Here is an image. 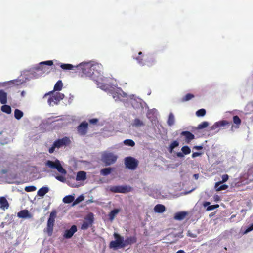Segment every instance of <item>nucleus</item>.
<instances>
[{"mask_svg":"<svg viewBox=\"0 0 253 253\" xmlns=\"http://www.w3.org/2000/svg\"><path fill=\"white\" fill-rule=\"evenodd\" d=\"M81 77H88L95 81L97 84L103 80L102 66L91 62L82 63L76 67Z\"/></svg>","mask_w":253,"mask_h":253,"instance_id":"f257e3e1","label":"nucleus"},{"mask_svg":"<svg viewBox=\"0 0 253 253\" xmlns=\"http://www.w3.org/2000/svg\"><path fill=\"white\" fill-rule=\"evenodd\" d=\"M113 236L115 240L110 242L109 247L114 250L124 248L129 245L135 243L137 241V238L135 236L128 237L125 240L124 237L117 233H114Z\"/></svg>","mask_w":253,"mask_h":253,"instance_id":"f03ea898","label":"nucleus"},{"mask_svg":"<svg viewBox=\"0 0 253 253\" xmlns=\"http://www.w3.org/2000/svg\"><path fill=\"white\" fill-rule=\"evenodd\" d=\"M53 91H49L45 93L44 95V98L49 95L50 97L48 99V103L50 106H53L54 104H58V103L64 98V95L60 92H56L54 94Z\"/></svg>","mask_w":253,"mask_h":253,"instance_id":"7ed1b4c3","label":"nucleus"},{"mask_svg":"<svg viewBox=\"0 0 253 253\" xmlns=\"http://www.w3.org/2000/svg\"><path fill=\"white\" fill-rule=\"evenodd\" d=\"M135 59L139 64L142 66L147 65L148 67H151L155 63V60L152 56L144 55L141 51L138 53V55Z\"/></svg>","mask_w":253,"mask_h":253,"instance_id":"20e7f679","label":"nucleus"},{"mask_svg":"<svg viewBox=\"0 0 253 253\" xmlns=\"http://www.w3.org/2000/svg\"><path fill=\"white\" fill-rule=\"evenodd\" d=\"M70 143L71 141L68 137L65 136L61 139H58L54 142L52 146L49 149L48 152L50 154H52L54 152L56 148H59L67 146Z\"/></svg>","mask_w":253,"mask_h":253,"instance_id":"39448f33","label":"nucleus"},{"mask_svg":"<svg viewBox=\"0 0 253 253\" xmlns=\"http://www.w3.org/2000/svg\"><path fill=\"white\" fill-rule=\"evenodd\" d=\"M57 215V211L55 210H52L51 212L49 217L47 221V227L45 231L49 236H51L53 232V227L55 222V219Z\"/></svg>","mask_w":253,"mask_h":253,"instance_id":"423d86ee","label":"nucleus"},{"mask_svg":"<svg viewBox=\"0 0 253 253\" xmlns=\"http://www.w3.org/2000/svg\"><path fill=\"white\" fill-rule=\"evenodd\" d=\"M117 156L111 152H104L101 156V161L105 166H109L115 163Z\"/></svg>","mask_w":253,"mask_h":253,"instance_id":"0eeeda50","label":"nucleus"},{"mask_svg":"<svg viewBox=\"0 0 253 253\" xmlns=\"http://www.w3.org/2000/svg\"><path fill=\"white\" fill-rule=\"evenodd\" d=\"M109 190L113 193H126L131 192L132 188L128 185L112 186L110 187Z\"/></svg>","mask_w":253,"mask_h":253,"instance_id":"6e6552de","label":"nucleus"},{"mask_svg":"<svg viewBox=\"0 0 253 253\" xmlns=\"http://www.w3.org/2000/svg\"><path fill=\"white\" fill-rule=\"evenodd\" d=\"M46 165L48 167L56 169L58 172L62 174H66V170L62 167L60 161L56 160L55 162L50 160H48L46 163Z\"/></svg>","mask_w":253,"mask_h":253,"instance_id":"1a4fd4ad","label":"nucleus"},{"mask_svg":"<svg viewBox=\"0 0 253 253\" xmlns=\"http://www.w3.org/2000/svg\"><path fill=\"white\" fill-rule=\"evenodd\" d=\"M126 167L131 170H134L138 165V161L132 157H127L125 159Z\"/></svg>","mask_w":253,"mask_h":253,"instance_id":"9d476101","label":"nucleus"},{"mask_svg":"<svg viewBox=\"0 0 253 253\" xmlns=\"http://www.w3.org/2000/svg\"><path fill=\"white\" fill-rule=\"evenodd\" d=\"M94 217L92 213H89L85 218L84 221L82 224L81 228L83 230L87 229L93 222Z\"/></svg>","mask_w":253,"mask_h":253,"instance_id":"9b49d317","label":"nucleus"},{"mask_svg":"<svg viewBox=\"0 0 253 253\" xmlns=\"http://www.w3.org/2000/svg\"><path fill=\"white\" fill-rule=\"evenodd\" d=\"M53 64L52 60H48L44 62H42L40 63L38 67H36V70L37 72H39L40 73H45V72H48L49 69L44 66V65L51 66Z\"/></svg>","mask_w":253,"mask_h":253,"instance_id":"f8f14e48","label":"nucleus"},{"mask_svg":"<svg viewBox=\"0 0 253 253\" xmlns=\"http://www.w3.org/2000/svg\"><path fill=\"white\" fill-rule=\"evenodd\" d=\"M88 124L86 122H83L77 127V130L78 134L81 136L86 135L88 130Z\"/></svg>","mask_w":253,"mask_h":253,"instance_id":"ddd939ff","label":"nucleus"},{"mask_svg":"<svg viewBox=\"0 0 253 253\" xmlns=\"http://www.w3.org/2000/svg\"><path fill=\"white\" fill-rule=\"evenodd\" d=\"M77 231V226L75 225H72L71 227L68 230H66L63 234V237L65 239L71 238L74 234Z\"/></svg>","mask_w":253,"mask_h":253,"instance_id":"4468645a","label":"nucleus"},{"mask_svg":"<svg viewBox=\"0 0 253 253\" xmlns=\"http://www.w3.org/2000/svg\"><path fill=\"white\" fill-rule=\"evenodd\" d=\"M231 123L227 120H221L218 122L215 123L213 126L214 128H218L224 127L225 126H230Z\"/></svg>","mask_w":253,"mask_h":253,"instance_id":"2eb2a0df","label":"nucleus"},{"mask_svg":"<svg viewBox=\"0 0 253 253\" xmlns=\"http://www.w3.org/2000/svg\"><path fill=\"white\" fill-rule=\"evenodd\" d=\"M181 135L185 137V140L187 143L190 142L195 138V136L192 133L188 131H182L181 133Z\"/></svg>","mask_w":253,"mask_h":253,"instance_id":"dca6fc26","label":"nucleus"},{"mask_svg":"<svg viewBox=\"0 0 253 253\" xmlns=\"http://www.w3.org/2000/svg\"><path fill=\"white\" fill-rule=\"evenodd\" d=\"M233 121L234 124L232 125L231 130H233L234 128H238L240 125L241 124V120L240 119L238 116H234L233 117Z\"/></svg>","mask_w":253,"mask_h":253,"instance_id":"f3484780","label":"nucleus"},{"mask_svg":"<svg viewBox=\"0 0 253 253\" xmlns=\"http://www.w3.org/2000/svg\"><path fill=\"white\" fill-rule=\"evenodd\" d=\"M9 203L4 197H0V207L1 209L5 210L9 208Z\"/></svg>","mask_w":253,"mask_h":253,"instance_id":"a211bd4d","label":"nucleus"},{"mask_svg":"<svg viewBox=\"0 0 253 253\" xmlns=\"http://www.w3.org/2000/svg\"><path fill=\"white\" fill-rule=\"evenodd\" d=\"M17 216L18 217L22 218H30L31 217V215L29 213L28 211L27 210H23L20 211L18 213Z\"/></svg>","mask_w":253,"mask_h":253,"instance_id":"6ab92c4d","label":"nucleus"},{"mask_svg":"<svg viewBox=\"0 0 253 253\" xmlns=\"http://www.w3.org/2000/svg\"><path fill=\"white\" fill-rule=\"evenodd\" d=\"M188 215V212L186 211H180L176 212L175 214L174 218L177 220H182L185 218L186 215Z\"/></svg>","mask_w":253,"mask_h":253,"instance_id":"aec40b11","label":"nucleus"},{"mask_svg":"<svg viewBox=\"0 0 253 253\" xmlns=\"http://www.w3.org/2000/svg\"><path fill=\"white\" fill-rule=\"evenodd\" d=\"M7 101V94L3 90H0V102L2 104H5Z\"/></svg>","mask_w":253,"mask_h":253,"instance_id":"412c9836","label":"nucleus"},{"mask_svg":"<svg viewBox=\"0 0 253 253\" xmlns=\"http://www.w3.org/2000/svg\"><path fill=\"white\" fill-rule=\"evenodd\" d=\"M86 179V173L84 171H81L77 173L76 175L77 181H84Z\"/></svg>","mask_w":253,"mask_h":253,"instance_id":"4be33fe9","label":"nucleus"},{"mask_svg":"<svg viewBox=\"0 0 253 253\" xmlns=\"http://www.w3.org/2000/svg\"><path fill=\"white\" fill-rule=\"evenodd\" d=\"M221 183H222V182H218L215 183L214 188L216 191H220L228 188V186L226 184H223L220 186Z\"/></svg>","mask_w":253,"mask_h":253,"instance_id":"5701e85b","label":"nucleus"},{"mask_svg":"<svg viewBox=\"0 0 253 253\" xmlns=\"http://www.w3.org/2000/svg\"><path fill=\"white\" fill-rule=\"evenodd\" d=\"M154 211L157 213H163L166 211V208L164 205L162 204H157L154 207Z\"/></svg>","mask_w":253,"mask_h":253,"instance_id":"b1692460","label":"nucleus"},{"mask_svg":"<svg viewBox=\"0 0 253 253\" xmlns=\"http://www.w3.org/2000/svg\"><path fill=\"white\" fill-rule=\"evenodd\" d=\"M49 191V188L47 187H42L37 192V195L40 197L44 196Z\"/></svg>","mask_w":253,"mask_h":253,"instance_id":"393cba45","label":"nucleus"},{"mask_svg":"<svg viewBox=\"0 0 253 253\" xmlns=\"http://www.w3.org/2000/svg\"><path fill=\"white\" fill-rule=\"evenodd\" d=\"M132 125L135 127H140L144 126V123L139 118H135L132 123Z\"/></svg>","mask_w":253,"mask_h":253,"instance_id":"a878e982","label":"nucleus"},{"mask_svg":"<svg viewBox=\"0 0 253 253\" xmlns=\"http://www.w3.org/2000/svg\"><path fill=\"white\" fill-rule=\"evenodd\" d=\"M119 209H115L111 211L108 215L110 221H112L114 219L115 217L119 213Z\"/></svg>","mask_w":253,"mask_h":253,"instance_id":"bb28decb","label":"nucleus"},{"mask_svg":"<svg viewBox=\"0 0 253 253\" xmlns=\"http://www.w3.org/2000/svg\"><path fill=\"white\" fill-rule=\"evenodd\" d=\"M74 196L73 195H67L64 197L63 199V202L66 204H70L73 202L74 200Z\"/></svg>","mask_w":253,"mask_h":253,"instance_id":"cd10ccee","label":"nucleus"},{"mask_svg":"<svg viewBox=\"0 0 253 253\" xmlns=\"http://www.w3.org/2000/svg\"><path fill=\"white\" fill-rule=\"evenodd\" d=\"M175 122L174 116L173 113H170L168 117L167 120V124L169 126H172L174 125Z\"/></svg>","mask_w":253,"mask_h":253,"instance_id":"c85d7f7f","label":"nucleus"},{"mask_svg":"<svg viewBox=\"0 0 253 253\" xmlns=\"http://www.w3.org/2000/svg\"><path fill=\"white\" fill-rule=\"evenodd\" d=\"M63 87V83L61 80L58 81L54 86L53 92L55 91H60Z\"/></svg>","mask_w":253,"mask_h":253,"instance_id":"c756f323","label":"nucleus"},{"mask_svg":"<svg viewBox=\"0 0 253 253\" xmlns=\"http://www.w3.org/2000/svg\"><path fill=\"white\" fill-rule=\"evenodd\" d=\"M1 111L5 113L9 114L11 112V108L10 106L8 105H6V104H3L1 107Z\"/></svg>","mask_w":253,"mask_h":253,"instance_id":"7c9ffc66","label":"nucleus"},{"mask_svg":"<svg viewBox=\"0 0 253 253\" xmlns=\"http://www.w3.org/2000/svg\"><path fill=\"white\" fill-rule=\"evenodd\" d=\"M113 169L111 168H106L103 169L100 171V173L103 176H107L111 173Z\"/></svg>","mask_w":253,"mask_h":253,"instance_id":"2f4dec72","label":"nucleus"},{"mask_svg":"<svg viewBox=\"0 0 253 253\" xmlns=\"http://www.w3.org/2000/svg\"><path fill=\"white\" fill-rule=\"evenodd\" d=\"M179 142L177 141H173L169 145L168 148V150L170 153H172L173 152V149L178 146Z\"/></svg>","mask_w":253,"mask_h":253,"instance_id":"473e14b6","label":"nucleus"},{"mask_svg":"<svg viewBox=\"0 0 253 253\" xmlns=\"http://www.w3.org/2000/svg\"><path fill=\"white\" fill-rule=\"evenodd\" d=\"M23 116V113L22 111L16 109L14 111V117L17 120H20Z\"/></svg>","mask_w":253,"mask_h":253,"instance_id":"72a5a7b5","label":"nucleus"},{"mask_svg":"<svg viewBox=\"0 0 253 253\" xmlns=\"http://www.w3.org/2000/svg\"><path fill=\"white\" fill-rule=\"evenodd\" d=\"M60 67L63 70H74L75 67L70 64H61Z\"/></svg>","mask_w":253,"mask_h":253,"instance_id":"f704fd0d","label":"nucleus"},{"mask_svg":"<svg viewBox=\"0 0 253 253\" xmlns=\"http://www.w3.org/2000/svg\"><path fill=\"white\" fill-rule=\"evenodd\" d=\"M124 143L126 145L133 147L135 146V142L131 139H126L124 141Z\"/></svg>","mask_w":253,"mask_h":253,"instance_id":"c9c22d12","label":"nucleus"},{"mask_svg":"<svg viewBox=\"0 0 253 253\" xmlns=\"http://www.w3.org/2000/svg\"><path fill=\"white\" fill-rule=\"evenodd\" d=\"M84 200V197L83 195L79 196L77 198H76L75 200L73 201V203L72 206H75L79 203L81 202Z\"/></svg>","mask_w":253,"mask_h":253,"instance_id":"e433bc0d","label":"nucleus"},{"mask_svg":"<svg viewBox=\"0 0 253 253\" xmlns=\"http://www.w3.org/2000/svg\"><path fill=\"white\" fill-rule=\"evenodd\" d=\"M194 95L191 93H187L184 97L182 99V102H185L189 101L194 98Z\"/></svg>","mask_w":253,"mask_h":253,"instance_id":"4c0bfd02","label":"nucleus"},{"mask_svg":"<svg viewBox=\"0 0 253 253\" xmlns=\"http://www.w3.org/2000/svg\"><path fill=\"white\" fill-rule=\"evenodd\" d=\"M181 150L184 155H187L190 153L191 149L187 146H184L182 147Z\"/></svg>","mask_w":253,"mask_h":253,"instance_id":"58836bf2","label":"nucleus"},{"mask_svg":"<svg viewBox=\"0 0 253 253\" xmlns=\"http://www.w3.org/2000/svg\"><path fill=\"white\" fill-rule=\"evenodd\" d=\"M196 114L198 117H203L206 114V110L204 109H200L196 112Z\"/></svg>","mask_w":253,"mask_h":253,"instance_id":"ea45409f","label":"nucleus"},{"mask_svg":"<svg viewBox=\"0 0 253 253\" xmlns=\"http://www.w3.org/2000/svg\"><path fill=\"white\" fill-rule=\"evenodd\" d=\"M209 124L207 122H203L198 126V129H201L208 126Z\"/></svg>","mask_w":253,"mask_h":253,"instance_id":"a19ab883","label":"nucleus"},{"mask_svg":"<svg viewBox=\"0 0 253 253\" xmlns=\"http://www.w3.org/2000/svg\"><path fill=\"white\" fill-rule=\"evenodd\" d=\"M25 190L26 192H33L36 190V187L34 186H26L25 188Z\"/></svg>","mask_w":253,"mask_h":253,"instance_id":"79ce46f5","label":"nucleus"},{"mask_svg":"<svg viewBox=\"0 0 253 253\" xmlns=\"http://www.w3.org/2000/svg\"><path fill=\"white\" fill-rule=\"evenodd\" d=\"M218 207H219V205L218 204L209 206L207 208V211H210L213 210Z\"/></svg>","mask_w":253,"mask_h":253,"instance_id":"37998d69","label":"nucleus"},{"mask_svg":"<svg viewBox=\"0 0 253 253\" xmlns=\"http://www.w3.org/2000/svg\"><path fill=\"white\" fill-rule=\"evenodd\" d=\"M228 178L229 176L227 174H224L222 176V181H221L220 182H222V183H224L228 180Z\"/></svg>","mask_w":253,"mask_h":253,"instance_id":"c03bdc74","label":"nucleus"},{"mask_svg":"<svg viewBox=\"0 0 253 253\" xmlns=\"http://www.w3.org/2000/svg\"><path fill=\"white\" fill-rule=\"evenodd\" d=\"M253 230V223L251 224L246 230L245 233H248Z\"/></svg>","mask_w":253,"mask_h":253,"instance_id":"a18cd8bd","label":"nucleus"},{"mask_svg":"<svg viewBox=\"0 0 253 253\" xmlns=\"http://www.w3.org/2000/svg\"><path fill=\"white\" fill-rule=\"evenodd\" d=\"M98 122V120L96 118L90 119L89 122L92 124H96Z\"/></svg>","mask_w":253,"mask_h":253,"instance_id":"49530a36","label":"nucleus"},{"mask_svg":"<svg viewBox=\"0 0 253 253\" xmlns=\"http://www.w3.org/2000/svg\"><path fill=\"white\" fill-rule=\"evenodd\" d=\"M56 179L61 182H64L65 180V178L62 176H56Z\"/></svg>","mask_w":253,"mask_h":253,"instance_id":"de8ad7c7","label":"nucleus"},{"mask_svg":"<svg viewBox=\"0 0 253 253\" xmlns=\"http://www.w3.org/2000/svg\"><path fill=\"white\" fill-rule=\"evenodd\" d=\"M201 154H202V153H199V152H194L192 155V158H195V157L200 156Z\"/></svg>","mask_w":253,"mask_h":253,"instance_id":"09e8293b","label":"nucleus"},{"mask_svg":"<svg viewBox=\"0 0 253 253\" xmlns=\"http://www.w3.org/2000/svg\"><path fill=\"white\" fill-rule=\"evenodd\" d=\"M193 149H196V150H201L203 149V146H195L194 147H193Z\"/></svg>","mask_w":253,"mask_h":253,"instance_id":"8fccbe9b","label":"nucleus"},{"mask_svg":"<svg viewBox=\"0 0 253 253\" xmlns=\"http://www.w3.org/2000/svg\"><path fill=\"white\" fill-rule=\"evenodd\" d=\"M177 156L180 158H182L184 157V154L182 152H178L176 154Z\"/></svg>","mask_w":253,"mask_h":253,"instance_id":"3c124183","label":"nucleus"},{"mask_svg":"<svg viewBox=\"0 0 253 253\" xmlns=\"http://www.w3.org/2000/svg\"><path fill=\"white\" fill-rule=\"evenodd\" d=\"M14 84L17 85L21 84H22V82H21L20 81L15 80L14 81Z\"/></svg>","mask_w":253,"mask_h":253,"instance_id":"603ef678","label":"nucleus"},{"mask_svg":"<svg viewBox=\"0 0 253 253\" xmlns=\"http://www.w3.org/2000/svg\"><path fill=\"white\" fill-rule=\"evenodd\" d=\"M112 95H113V97L114 98H115L116 97H117V98H119V96L118 95L117 92H113Z\"/></svg>","mask_w":253,"mask_h":253,"instance_id":"864d4df0","label":"nucleus"},{"mask_svg":"<svg viewBox=\"0 0 253 253\" xmlns=\"http://www.w3.org/2000/svg\"><path fill=\"white\" fill-rule=\"evenodd\" d=\"M193 177L195 179H198L199 178V174H194L193 175Z\"/></svg>","mask_w":253,"mask_h":253,"instance_id":"5fc2aeb1","label":"nucleus"},{"mask_svg":"<svg viewBox=\"0 0 253 253\" xmlns=\"http://www.w3.org/2000/svg\"><path fill=\"white\" fill-rule=\"evenodd\" d=\"M210 203L209 202H206L204 204V207L208 206V205H210Z\"/></svg>","mask_w":253,"mask_h":253,"instance_id":"6e6d98bb","label":"nucleus"},{"mask_svg":"<svg viewBox=\"0 0 253 253\" xmlns=\"http://www.w3.org/2000/svg\"><path fill=\"white\" fill-rule=\"evenodd\" d=\"M176 253H185V252L182 250H178Z\"/></svg>","mask_w":253,"mask_h":253,"instance_id":"4d7b16f0","label":"nucleus"},{"mask_svg":"<svg viewBox=\"0 0 253 253\" xmlns=\"http://www.w3.org/2000/svg\"><path fill=\"white\" fill-rule=\"evenodd\" d=\"M26 92L24 91H22L21 93V95L22 97H24L25 95Z\"/></svg>","mask_w":253,"mask_h":253,"instance_id":"13d9d810","label":"nucleus"},{"mask_svg":"<svg viewBox=\"0 0 253 253\" xmlns=\"http://www.w3.org/2000/svg\"><path fill=\"white\" fill-rule=\"evenodd\" d=\"M188 234L190 237H193V238L196 237V235H194L193 234H190L189 233Z\"/></svg>","mask_w":253,"mask_h":253,"instance_id":"bf43d9fd","label":"nucleus"},{"mask_svg":"<svg viewBox=\"0 0 253 253\" xmlns=\"http://www.w3.org/2000/svg\"><path fill=\"white\" fill-rule=\"evenodd\" d=\"M235 216H236V215H232L231 216V219H232V218H233L235 217Z\"/></svg>","mask_w":253,"mask_h":253,"instance_id":"052dcab7","label":"nucleus"},{"mask_svg":"<svg viewBox=\"0 0 253 253\" xmlns=\"http://www.w3.org/2000/svg\"><path fill=\"white\" fill-rule=\"evenodd\" d=\"M241 212H244V210H241Z\"/></svg>","mask_w":253,"mask_h":253,"instance_id":"680f3d73","label":"nucleus"},{"mask_svg":"<svg viewBox=\"0 0 253 253\" xmlns=\"http://www.w3.org/2000/svg\"><path fill=\"white\" fill-rule=\"evenodd\" d=\"M0 134H1V132H0Z\"/></svg>","mask_w":253,"mask_h":253,"instance_id":"e2e57ef3","label":"nucleus"}]
</instances>
